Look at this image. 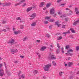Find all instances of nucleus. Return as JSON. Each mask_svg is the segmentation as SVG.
Returning a JSON list of instances; mask_svg holds the SVG:
<instances>
[{
	"label": "nucleus",
	"instance_id": "obj_1",
	"mask_svg": "<svg viewBox=\"0 0 79 79\" xmlns=\"http://www.w3.org/2000/svg\"><path fill=\"white\" fill-rule=\"evenodd\" d=\"M51 66H52V65L50 64H48L46 65H45V67H44V70L45 71H48L50 69V67H51Z\"/></svg>",
	"mask_w": 79,
	"mask_h": 79
},
{
	"label": "nucleus",
	"instance_id": "obj_44",
	"mask_svg": "<svg viewBox=\"0 0 79 79\" xmlns=\"http://www.w3.org/2000/svg\"><path fill=\"white\" fill-rule=\"evenodd\" d=\"M44 23H45V24H48V22L47 21H44Z\"/></svg>",
	"mask_w": 79,
	"mask_h": 79
},
{
	"label": "nucleus",
	"instance_id": "obj_55",
	"mask_svg": "<svg viewBox=\"0 0 79 79\" xmlns=\"http://www.w3.org/2000/svg\"><path fill=\"white\" fill-rule=\"evenodd\" d=\"M61 0H58L57 1V2L58 3H59V2H61Z\"/></svg>",
	"mask_w": 79,
	"mask_h": 79
},
{
	"label": "nucleus",
	"instance_id": "obj_62",
	"mask_svg": "<svg viewBox=\"0 0 79 79\" xmlns=\"http://www.w3.org/2000/svg\"><path fill=\"white\" fill-rule=\"evenodd\" d=\"M69 8H71V7H72V6H73L72 5H70L69 6Z\"/></svg>",
	"mask_w": 79,
	"mask_h": 79
},
{
	"label": "nucleus",
	"instance_id": "obj_45",
	"mask_svg": "<svg viewBox=\"0 0 79 79\" xmlns=\"http://www.w3.org/2000/svg\"><path fill=\"white\" fill-rule=\"evenodd\" d=\"M47 37H48V38H49V37H50V35H49V34H47Z\"/></svg>",
	"mask_w": 79,
	"mask_h": 79
},
{
	"label": "nucleus",
	"instance_id": "obj_19",
	"mask_svg": "<svg viewBox=\"0 0 79 79\" xmlns=\"http://www.w3.org/2000/svg\"><path fill=\"white\" fill-rule=\"evenodd\" d=\"M51 5V4L50 3H48L46 5V7H47V8H49V7H50V6Z\"/></svg>",
	"mask_w": 79,
	"mask_h": 79
},
{
	"label": "nucleus",
	"instance_id": "obj_39",
	"mask_svg": "<svg viewBox=\"0 0 79 79\" xmlns=\"http://www.w3.org/2000/svg\"><path fill=\"white\" fill-rule=\"evenodd\" d=\"M63 73V72H61L59 73V75L60 76H62V74Z\"/></svg>",
	"mask_w": 79,
	"mask_h": 79
},
{
	"label": "nucleus",
	"instance_id": "obj_63",
	"mask_svg": "<svg viewBox=\"0 0 79 79\" xmlns=\"http://www.w3.org/2000/svg\"><path fill=\"white\" fill-rule=\"evenodd\" d=\"M49 29H51V28H52V26H49Z\"/></svg>",
	"mask_w": 79,
	"mask_h": 79
},
{
	"label": "nucleus",
	"instance_id": "obj_6",
	"mask_svg": "<svg viewBox=\"0 0 79 79\" xmlns=\"http://www.w3.org/2000/svg\"><path fill=\"white\" fill-rule=\"evenodd\" d=\"M14 42H15V40L11 38L9 41L8 42V44H9V43L10 44H13V43H14Z\"/></svg>",
	"mask_w": 79,
	"mask_h": 79
},
{
	"label": "nucleus",
	"instance_id": "obj_2",
	"mask_svg": "<svg viewBox=\"0 0 79 79\" xmlns=\"http://www.w3.org/2000/svg\"><path fill=\"white\" fill-rule=\"evenodd\" d=\"M48 58L49 59H50V60H55V59H56V57H55V56H54V55H52L51 54L49 56Z\"/></svg>",
	"mask_w": 79,
	"mask_h": 79
},
{
	"label": "nucleus",
	"instance_id": "obj_33",
	"mask_svg": "<svg viewBox=\"0 0 79 79\" xmlns=\"http://www.w3.org/2000/svg\"><path fill=\"white\" fill-rule=\"evenodd\" d=\"M77 10H78L77 8V7L75 8V12H77V11H78Z\"/></svg>",
	"mask_w": 79,
	"mask_h": 79
},
{
	"label": "nucleus",
	"instance_id": "obj_52",
	"mask_svg": "<svg viewBox=\"0 0 79 79\" xmlns=\"http://www.w3.org/2000/svg\"><path fill=\"white\" fill-rule=\"evenodd\" d=\"M3 66V64H0V68H2V67Z\"/></svg>",
	"mask_w": 79,
	"mask_h": 79
},
{
	"label": "nucleus",
	"instance_id": "obj_58",
	"mask_svg": "<svg viewBox=\"0 0 79 79\" xmlns=\"http://www.w3.org/2000/svg\"><path fill=\"white\" fill-rule=\"evenodd\" d=\"M79 13V11H77V12H76V15H77V14H78Z\"/></svg>",
	"mask_w": 79,
	"mask_h": 79
},
{
	"label": "nucleus",
	"instance_id": "obj_50",
	"mask_svg": "<svg viewBox=\"0 0 79 79\" xmlns=\"http://www.w3.org/2000/svg\"><path fill=\"white\" fill-rule=\"evenodd\" d=\"M25 2V0H22L21 1V2L22 3H24V2Z\"/></svg>",
	"mask_w": 79,
	"mask_h": 79
},
{
	"label": "nucleus",
	"instance_id": "obj_14",
	"mask_svg": "<svg viewBox=\"0 0 79 79\" xmlns=\"http://www.w3.org/2000/svg\"><path fill=\"white\" fill-rule=\"evenodd\" d=\"M73 52V50L72 49H70L67 51V53H70V52Z\"/></svg>",
	"mask_w": 79,
	"mask_h": 79
},
{
	"label": "nucleus",
	"instance_id": "obj_5",
	"mask_svg": "<svg viewBox=\"0 0 79 79\" xmlns=\"http://www.w3.org/2000/svg\"><path fill=\"white\" fill-rule=\"evenodd\" d=\"M55 9H51L50 10V13L51 15H52V14H55Z\"/></svg>",
	"mask_w": 79,
	"mask_h": 79
},
{
	"label": "nucleus",
	"instance_id": "obj_60",
	"mask_svg": "<svg viewBox=\"0 0 79 79\" xmlns=\"http://www.w3.org/2000/svg\"><path fill=\"white\" fill-rule=\"evenodd\" d=\"M34 19L33 18H30V20H32V19Z\"/></svg>",
	"mask_w": 79,
	"mask_h": 79
},
{
	"label": "nucleus",
	"instance_id": "obj_41",
	"mask_svg": "<svg viewBox=\"0 0 79 79\" xmlns=\"http://www.w3.org/2000/svg\"><path fill=\"white\" fill-rule=\"evenodd\" d=\"M37 55L38 56L39 58H40V54L39 53H37Z\"/></svg>",
	"mask_w": 79,
	"mask_h": 79
},
{
	"label": "nucleus",
	"instance_id": "obj_12",
	"mask_svg": "<svg viewBox=\"0 0 79 79\" xmlns=\"http://www.w3.org/2000/svg\"><path fill=\"white\" fill-rule=\"evenodd\" d=\"M46 48V47H43L41 48L40 50H41V51H44Z\"/></svg>",
	"mask_w": 79,
	"mask_h": 79
},
{
	"label": "nucleus",
	"instance_id": "obj_3",
	"mask_svg": "<svg viewBox=\"0 0 79 79\" xmlns=\"http://www.w3.org/2000/svg\"><path fill=\"white\" fill-rule=\"evenodd\" d=\"M4 75V71L3 69H0V76H3Z\"/></svg>",
	"mask_w": 79,
	"mask_h": 79
},
{
	"label": "nucleus",
	"instance_id": "obj_23",
	"mask_svg": "<svg viewBox=\"0 0 79 79\" xmlns=\"http://www.w3.org/2000/svg\"><path fill=\"white\" fill-rule=\"evenodd\" d=\"M65 17H66V15L65 14H64L60 16V18H64Z\"/></svg>",
	"mask_w": 79,
	"mask_h": 79
},
{
	"label": "nucleus",
	"instance_id": "obj_36",
	"mask_svg": "<svg viewBox=\"0 0 79 79\" xmlns=\"http://www.w3.org/2000/svg\"><path fill=\"white\" fill-rule=\"evenodd\" d=\"M20 27L21 28V29H23V28L24 27V26L23 25H20Z\"/></svg>",
	"mask_w": 79,
	"mask_h": 79
},
{
	"label": "nucleus",
	"instance_id": "obj_42",
	"mask_svg": "<svg viewBox=\"0 0 79 79\" xmlns=\"http://www.w3.org/2000/svg\"><path fill=\"white\" fill-rule=\"evenodd\" d=\"M53 15V17H56V14L55 13Z\"/></svg>",
	"mask_w": 79,
	"mask_h": 79
},
{
	"label": "nucleus",
	"instance_id": "obj_31",
	"mask_svg": "<svg viewBox=\"0 0 79 79\" xmlns=\"http://www.w3.org/2000/svg\"><path fill=\"white\" fill-rule=\"evenodd\" d=\"M21 2H20L19 3H16V4H15V6H18V5H20V4H21Z\"/></svg>",
	"mask_w": 79,
	"mask_h": 79
},
{
	"label": "nucleus",
	"instance_id": "obj_26",
	"mask_svg": "<svg viewBox=\"0 0 79 79\" xmlns=\"http://www.w3.org/2000/svg\"><path fill=\"white\" fill-rule=\"evenodd\" d=\"M33 73L34 74H37V73H38V71L37 70H35L33 72Z\"/></svg>",
	"mask_w": 79,
	"mask_h": 79
},
{
	"label": "nucleus",
	"instance_id": "obj_18",
	"mask_svg": "<svg viewBox=\"0 0 79 79\" xmlns=\"http://www.w3.org/2000/svg\"><path fill=\"white\" fill-rule=\"evenodd\" d=\"M14 33L15 34H18V33H19V31H15Z\"/></svg>",
	"mask_w": 79,
	"mask_h": 79
},
{
	"label": "nucleus",
	"instance_id": "obj_57",
	"mask_svg": "<svg viewBox=\"0 0 79 79\" xmlns=\"http://www.w3.org/2000/svg\"><path fill=\"white\" fill-rule=\"evenodd\" d=\"M67 32V34H69V33H70V31H69V30Z\"/></svg>",
	"mask_w": 79,
	"mask_h": 79
},
{
	"label": "nucleus",
	"instance_id": "obj_15",
	"mask_svg": "<svg viewBox=\"0 0 79 79\" xmlns=\"http://www.w3.org/2000/svg\"><path fill=\"white\" fill-rule=\"evenodd\" d=\"M60 48L57 49L56 50V52L57 54H58L60 52Z\"/></svg>",
	"mask_w": 79,
	"mask_h": 79
},
{
	"label": "nucleus",
	"instance_id": "obj_7",
	"mask_svg": "<svg viewBox=\"0 0 79 79\" xmlns=\"http://www.w3.org/2000/svg\"><path fill=\"white\" fill-rule=\"evenodd\" d=\"M36 16V13H34L33 14H32L31 15H29V16L30 17H32L34 19V18L35 17V16Z\"/></svg>",
	"mask_w": 79,
	"mask_h": 79
},
{
	"label": "nucleus",
	"instance_id": "obj_64",
	"mask_svg": "<svg viewBox=\"0 0 79 79\" xmlns=\"http://www.w3.org/2000/svg\"><path fill=\"white\" fill-rule=\"evenodd\" d=\"M61 49L62 51H63V50H64V48H61Z\"/></svg>",
	"mask_w": 79,
	"mask_h": 79
},
{
	"label": "nucleus",
	"instance_id": "obj_38",
	"mask_svg": "<svg viewBox=\"0 0 79 79\" xmlns=\"http://www.w3.org/2000/svg\"><path fill=\"white\" fill-rule=\"evenodd\" d=\"M6 23V21H4V20H3L2 22V23L3 24H5Z\"/></svg>",
	"mask_w": 79,
	"mask_h": 79
},
{
	"label": "nucleus",
	"instance_id": "obj_49",
	"mask_svg": "<svg viewBox=\"0 0 79 79\" xmlns=\"http://www.w3.org/2000/svg\"><path fill=\"white\" fill-rule=\"evenodd\" d=\"M68 32H64L63 33V34H67Z\"/></svg>",
	"mask_w": 79,
	"mask_h": 79
},
{
	"label": "nucleus",
	"instance_id": "obj_21",
	"mask_svg": "<svg viewBox=\"0 0 79 79\" xmlns=\"http://www.w3.org/2000/svg\"><path fill=\"white\" fill-rule=\"evenodd\" d=\"M31 26H35L36 25L35 22L31 24Z\"/></svg>",
	"mask_w": 79,
	"mask_h": 79
},
{
	"label": "nucleus",
	"instance_id": "obj_46",
	"mask_svg": "<svg viewBox=\"0 0 79 79\" xmlns=\"http://www.w3.org/2000/svg\"><path fill=\"white\" fill-rule=\"evenodd\" d=\"M26 3H24L22 5V6H26Z\"/></svg>",
	"mask_w": 79,
	"mask_h": 79
},
{
	"label": "nucleus",
	"instance_id": "obj_22",
	"mask_svg": "<svg viewBox=\"0 0 79 79\" xmlns=\"http://www.w3.org/2000/svg\"><path fill=\"white\" fill-rule=\"evenodd\" d=\"M6 74H7V75H8V76H10V72H8V70H6Z\"/></svg>",
	"mask_w": 79,
	"mask_h": 79
},
{
	"label": "nucleus",
	"instance_id": "obj_16",
	"mask_svg": "<svg viewBox=\"0 0 79 79\" xmlns=\"http://www.w3.org/2000/svg\"><path fill=\"white\" fill-rule=\"evenodd\" d=\"M55 23L56 24V25L58 26V27H59L60 26V24L59 23V22H56Z\"/></svg>",
	"mask_w": 79,
	"mask_h": 79
},
{
	"label": "nucleus",
	"instance_id": "obj_51",
	"mask_svg": "<svg viewBox=\"0 0 79 79\" xmlns=\"http://www.w3.org/2000/svg\"><path fill=\"white\" fill-rule=\"evenodd\" d=\"M50 47H52V48H53V47H54V46L51 44L50 45Z\"/></svg>",
	"mask_w": 79,
	"mask_h": 79
},
{
	"label": "nucleus",
	"instance_id": "obj_56",
	"mask_svg": "<svg viewBox=\"0 0 79 79\" xmlns=\"http://www.w3.org/2000/svg\"><path fill=\"white\" fill-rule=\"evenodd\" d=\"M20 58H24V56H20Z\"/></svg>",
	"mask_w": 79,
	"mask_h": 79
},
{
	"label": "nucleus",
	"instance_id": "obj_53",
	"mask_svg": "<svg viewBox=\"0 0 79 79\" xmlns=\"http://www.w3.org/2000/svg\"><path fill=\"white\" fill-rule=\"evenodd\" d=\"M21 71H20L19 72V73L18 74V76H19V75H20V74H21Z\"/></svg>",
	"mask_w": 79,
	"mask_h": 79
},
{
	"label": "nucleus",
	"instance_id": "obj_29",
	"mask_svg": "<svg viewBox=\"0 0 79 79\" xmlns=\"http://www.w3.org/2000/svg\"><path fill=\"white\" fill-rule=\"evenodd\" d=\"M69 47V45H67L65 47V49H66L67 50L68 49Z\"/></svg>",
	"mask_w": 79,
	"mask_h": 79
},
{
	"label": "nucleus",
	"instance_id": "obj_59",
	"mask_svg": "<svg viewBox=\"0 0 79 79\" xmlns=\"http://www.w3.org/2000/svg\"><path fill=\"white\" fill-rule=\"evenodd\" d=\"M14 63H15V64L18 63V61H15Z\"/></svg>",
	"mask_w": 79,
	"mask_h": 79
},
{
	"label": "nucleus",
	"instance_id": "obj_17",
	"mask_svg": "<svg viewBox=\"0 0 79 79\" xmlns=\"http://www.w3.org/2000/svg\"><path fill=\"white\" fill-rule=\"evenodd\" d=\"M43 5H44V2H42L40 5V7H42L43 6Z\"/></svg>",
	"mask_w": 79,
	"mask_h": 79
},
{
	"label": "nucleus",
	"instance_id": "obj_61",
	"mask_svg": "<svg viewBox=\"0 0 79 79\" xmlns=\"http://www.w3.org/2000/svg\"><path fill=\"white\" fill-rule=\"evenodd\" d=\"M65 4H66L65 3L64 4H61V5H63V6L65 5Z\"/></svg>",
	"mask_w": 79,
	"mask_h": 79
},
{
	"label": "nucleus",
	"instance_id": "obj_24",
	"mask_svg": "<svg viewBox=\"0 0 79 79\" xmlns=\"http://www.w3.org/2000/svg\"><path fill=\"white\" fill-rule=\"evenodd\" d=\"M63 38V37L62 36H59L58 38H57V40H61V39Z\"/></svg>",
	"mask_w": 79,
	"mask_h": 79
},
{
	"label": "nucleus",
	"instance_id": "obj_54",
	"mask_svg": "<svg viewBox=\"0 0 79 79\" xmlns=\"http://www.w3.org/2000/svg\"><path fill=\"white\" fill-rule=\"evenodd\" d=\"M2 31H4V32H6V29H4L2 30Z\"/></svg>",
	"mask_w": 79,
	"mask_h": 79
},
{
	"label": "nucleus",
	"instance_id": "obj_4",
	"mask_svg": "<svg viewBox=\"0 0 79 79\" xmlns=\"http://www.w3.org/2000/svg\"><path fill=\"white\" fill-rule=\"evenodd\" d=\"M10 51H11V53H12V54H15V53H16V52H18V50L17 49H16L15 50V49H10Z\"/></svg>",
	"mask_w": 79,
	"mask_h": 79
},
{
	"label": "nucleus",
	"instance_id": "obj_10",
	"mask_svg": "<svg viewBox=\"0 0 79 79\" xmlns=\"http://www.w3.org/2000/svg\"><path fill=\"white\" fill-rule=\"evenodd\" d=\"M73 13V11H72V10H70L68 14V16H69V15H71Z\"/></svg>",
	"mask_w": 79,
	"mask_h": 79
},
{
	"label": "nucleus",
	"instance_id": "obj_30",
	"mask_svg": "<svg viewBox=\"0 0 79 79\" xmlns=\"http://www.w3.org/2000/svg\"><path fill=\"white\" fill-rule=\"evenodd\" d=\"M21 77L24 79V75L23 74H22V75L21 76Z\"/></svg>",
	"mask_w": 79,
	"mask_h": 79
},
{
	"label": "nucleus",
	"instance_id": "obj_48",
	"mask_svg": "<svg viewBox=\"0 0 79 79\" xmlns=\"http://www.w3.org/2000/svg\"><path fill=\"white\" fill-rule=\"evenodd\" d=\"M2 5L3 6H6V4H5V3L2 4Z\"/></svg>",
	"mask_w": 79,
	"mask_h": 79
},
{
	"label": "nucleus",
	"instance_id": "obj_11",
	"mask_svg": "<svg viewBox=\"0 0 79 79\" xmlns=\"http://www.w3.org/2000/svg\"><path fill=\"white\" fill-rule=\"evenodd\" d=\"M73 63L71 62H70L68 63V66L70 67L71 66L73 65Z\"/></svg>",
	"mask_w": 79,
	"mask_h": 79
},
{
	"label": "nucleus",
	"instance_id": "obj_47",
	"mask_svg": "<svg viewBox=\"0 0 79 79\" xmlns=\"http://www.w3.org/2000/svg\"><path fill=\"white\" fill-rule=\"evenodd\" d=\"M4 65L5 66V68H6V63L5 62H4Z\"/></svg>",
	"mask_w": 79,
	"mask_h": 79
},
{
	"label": "nucleus",
	"instance_id": "obj_43",
	"mask_svg": "<svg viewBox=\"0 0 79 79\" xmlns=\"http://www.w3.org/2000/svg\"><path fill=\"white\" fill-rule=\"evenodd\" d=\"M6 29H9V27L8 26H6Z\"/></svg>",
	"mask_w": 79,
	"mask_h": 79
},
{
	"label": "nucleus",
	"instance_id": "obj_34",
	"mask_svg": "<svg viewBox=\"0 0 79 79\" xmlns=\"http://www.w3.org/2000/svg\"><path fill=\"white\" fill-rule=\"evenodd\" d=\"M62 28L63 29H64L65 28V25H62Z\"/></svg>",
	"mask_w": 79,
	"mask_h": 79
},
{
	"label": "nucleus",
	"instance_id": "obj_32",
	"mask_svg": "<svg viewBox=\"0 0 79 79\" xmlns=\"http://www.w3.org/2000/svg\"><path fill=\"white\" fill-rule=\"evenodd\" d=\"M16 19L17 20H21V19L20 17H18Z\"/></svg>",
	"mask_w": 79,
	"mask_h": 79
},
{
	"label": "nucleus",
	"instance_id": "obj_35",
	"mask_svg": "<svg viewBox=\"0 0 79 79\" xmlns=\"http://www.w3.org/2000/svg\"><path fill=\"white\" fill-rule=\"evenodd\" d=\"M50 17H46L45 18V19H50Z\"/></svg>",
	"mask_w": 79,
	"mask_h": 79
},
{
	"label": "nucleus",
	"instance_id": "obj_37",
	"mask_svg": "<svg viewBox=\"0 0 79 79\" xmlns=\"http://www.w3.org/2000/svg\"><path fill=\"white\" fill-rule=\"evenodd\" d=\"M76 50H79V47L78 46H77Z\"/></svg>",
	"mask_w": 79,
	"mask_h": 79
},
{
	"label": "nucleus",
	"instance_id": "obj_25",
	"mask_svg": "<svg viewBox=\"0 0 79 79\" xmlns=\"http://www.w3.org/2000/svg\"><path fill=\"white\" fill-rule=\"evenodd\" d=\"M52 63L53 64L54 66H56V62H55L53 61L52 62Z\"/></svg>",
	"mask_w": 79,
	"mask_h": 79
},
{
	"label": "nucleus",
	"instance_id": "obj_8",
	"mask_svg": "<svg viewBox=\"0 0 79 79\" xmlns=\"http://www.w3.org/2000/svg\"><path fill=\"white\" fill-rule=\"evenodd\" d=\"M32 9V7H30L27 8V12H29V11H30L31 9Z\"/></svg>",
	"mask_w": 79,
	"mask_h": 79
},
{
	"label": "nucleus",
	"instance_id": "obj_28",
	"mask_svg": "<svg viewBox=\"0 0 79 79\" xmlns=\"http://www.w3.org/2000/svg\"><path fill=\"white\" fill-rule=\"evenodd\" d=\"M49 21V22H55V20L53 19H50Z\"/></svg>",
	"mask_w": 79,
	"mask_h": 79
},
{
	"label": "nucleus",
	"instance_id": "obj_27",
	"mask_svg": "<svg viewBox=\"0 0 79 79\" xmlns=\"http://www.w3.org/2000/svg\"><path fill=\"white\" fill-rule=\"evenodd\" d=\"M26 40H27V37H25L23 40V41H26Z\"/></svg>",
	"mask_w": 79,
	"mask_h": 79
},
{
	"label": "nucleus",
	"instance_id": "obj_40",
	"mask_svg": "<svg viewBox=\"0 0 79 79\" xmlns=\"http://www.w3.org/2000/svg\"><path fill=\"white\" fill-rule=\"evenodd\" d=\"M67 54H68V55H70V56H72V55H73V53H67Z\"/></svg>",
	"mask_w": 79,
	"mask_h": 79
},
{
	"label": "nucleus",
	"instance_id": "obj_9",
	"mask_svg": "<svg viewBox=\"0 0 79 79\" xmlns=\"http://www.w3.org/2000/svg\"><path fill=\"white\" fill-rule=\"evenodd\" d=\"M79 20H77L75 21L73 23V25H74V26H76V24H77V23H79Z\"/></svg>",
	"mask_w": 79,
	"mask_h": 79
},
{
	"label": "nucleus",
	"instance_id": "obj_20",
	"mask_svg": "<svg viewBox=\"0 0 79 79\" xmlns=\"http://www.w3.org/2000/svg\"><path fill=\"white\" fill-rule=\"evenodd\" d=\"M6 6H10V5H11V3L9 2V3H5Z\"/></svg>",
	"mask_w": 79,
	"mask_h": 79
},
{
	"label": "nucleus",
	"instance_id": "obj_13",
	"mask_svg": "<svg viewBox=\"0 0 79 79\" xmlns=\"http://www.w3.org/2000/svg\"><path fill=\"white\" fill-rule=\"evenodd\" d=\"M70 31L72 32V33H76V31H74V30H73V28H70Z\"/></svg>",
	"mask_w": 79,
	"mask_h": 79
}]
</instances>
